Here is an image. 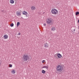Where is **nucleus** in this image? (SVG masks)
<instances>
[{"instance_id":"obj_9","label":"nucleus","mask_w":79,"mask_h":79,"mask_svg":"<svg viewBox=\"0 0 79 79\" xmlns=\"http://www.w3.org/2000/svg\"><path fill=\"white\" fill-rule=\"evenodd\" d=\"M22 13L23 15H27V12H26V11H23Z\"/></svg>"},{"instance_id":"obj_8","label":"nucleus","mask_w":79,"mask_h":79,"mask_svg":"<svg viewBox=\"0 0 79 79\" xmlns=\"http://www.w3.org/2000/svg\"><path fill=\"white\" fill-rule=\"evenodd\" d=\"M31 10H35V7L34 6H32L31 7Z\"/></svg>"},{"instance_id":"obj_3","label":"nucleus","mask_w":79,"mask_h":79,"mask_svg":"<svg viewBox=\"0 0 79 79\" xmlns=\"http://www.w3.org/2000/svg\"><path fill=\"white\" fill-rule=\"evenodd\" d=\"M52 18H49L48 19V20L46 21V23L48 26V25H51L52 23Z\"/></svg>"},{"instance_id":"obj_17","label":"nucleus","mask_w":79,"mask_h":79,"mask_svg":"<svg viewBox=\"0 0 79 79\" xmlns=\"http://www.w3.org/2000/svg\"><path fill=\"white\" fill-rule=\"evenodd\" d=\"M56 29L55 27H53L52 28V31H55V30H56Z\"/></svg>"},{"instance_id":"obj_22","label":"nucleus","mask_w":79,"mask_h":79,"mask_svg":"<svg viewBox=\"0 0 79 79\" xmlns=\"http://www.w3.org/2000/svg\"><path fill=\"white\" fill-rule=\"evenodd\" d=\"M18 35H21V33H19L18 34Z\"/></svg>"},{"instance_id":"obj_21","label":"nucleus","mask_w":79,"mask_h":79,"mask_svg":"<svg viewBox=\"0 0 79 79\" xmlns=\"http://www.w3.org/2000/svg\"><path fill=\"white\" fill-rule=\"evenodd\" d=\"M42 63H45V60H43L42 61Z\"/></svg>"},{"instance_id":"obj_1","label":"nucleus","mask_w":79,"mask_h":79,"mask_svg":"<svg viewBox=\"0 0 79 79\" xmlns=\"http://www.w3.org/2000/svg\"><path fill=\"white\" fill-rule=\"evenodd\" d=\"M63 69V67L62 65H58L57 66V71L58 72H61Z\"/></svg>"},{"instance_id":"obj_26","label":"nucleus","mask_w":79,"mask_h":79,"mask_svg":"<svg viewBox=\"0 0 79 79\" xmlns=\"http://www.w3.org/2000/svg\"><path fill=\"white\" fill-rule=\"evenodd\" d=\"M74 31H75V29H74Z\"/></svg>"},{"instance_id":"obj_4","label":"nucleus","mask_w":79,"mask_h":79,"mask_svg":"<svg viewBox=\"0 0 79 79\" xmlns=\"http://www.w3.org/2000/svg\"><path fill=\"white\" fill-rule=\"evenodd\" d=\"M52 14L56 15L58 13V10L55 9H52L51 11Z\"/></svg>"},{"instance_id":"obj_6","label":"nucleus","mask_w":79,"mask_h":79,"mask_svg":"<svg viewBox=\"0 0 79 79\" xmlns=\"http://www.w3.org/2000/svg\"><path fill=\"white\" fill-rule=\"evenodd\" d=\"M21 12H16V13L17 16H21Z\"/></svg>"},{"instance_id":"obj_14","label":"nucleus","mask_w":79,"mask_h":79,"mask_svg":"<svg viewBox=\"0 0 79 79\" xmlns=\"http://www.w3.org/2000/svg\"><path fill=\"white\" fill-rule=\"evenodd\" d=\"M20 24V23H19V22H17V27H18V26H19Z\"/></svg>"},{"instance_id":"obj_15","label":"nucleus","mask_w":79,"mask_h":79,"mask_svg":"<svg viewBox=\"0 0 79 79\" xmlns=\"http://www.w3.org/2000/svg\"><path fill=\"white\" fill-rule=\"evenodd\" d=\"M75 15L76 16L78 15H79V12L78 11L75 14Z\"/></svg>"},{"instance_id":"obj_11","label":"nucleus","mask_w":79,"mask_h":79,"mask_svg":"<svg viewBox=\"0 0 79 79\" xmlns=\"http://www.w3.org/2000/svg\"><path fill=\"white\" fill-rule=\"evenodd\" d=\"M42 68H46V69H47V68H48V66L47 65L46 66H44L42 67Z\"/></svg>"},{"instance_id":"obj_27","label":"nucleus","mask_w":79,"mask_h":79,"mask_svg":"<svg viewBox=\"0 0 79 79\" xmlns=\"http://www.w3.org/2000/svg\"><path fill=\"white\" fill-rule=\"evenodd\" d=\"M78 29H79V26H78Z\"/></svg>"},{"instance_id":"obj_20","label":"nucleus","mask_w":79,"mask_h":79,"mask_svg":"<svg viewBox=\"0 0 79 79\" xmlns=\"http://www.w3.org/2000/svg\"><path fill=\"white\" fill-rule=\"evenodd\" d=\"M44 26H46L47 25V24L45 23H44Z\"/></svg>"},{"instance_id":"obj_29","label":"nucleus","mask_w":79,"mask_h":79,"mask_svg":"<svg viewBox=\"0 0 79 79\" xmlns=\"http://www.w3.org/2000/svg\"><path fill=\"white\" fill-rule=\"evenodd\" d=\"M78 34H79V32H78Z\"/></svg>"},{"instance_id":"obj_24","label":"nucleus","mask_w":79,"mask_h":79,"mask_svg":"<svg viewBox=\"0 0 79 79\" xmlns=\"http://www.w3.org/2000/svg\"><path fill=\"white\" fill-rule=\"evenodd\" d=\"M1 11H2V12H3V10H2Z\"/></svg>"},{"instance_id":"obj_25","label":"nucleus","mask_w":79,"mask_h":79,"mask_svg":"<svg viewBox=\"0 0 79 79\" xmlns=\"http://www.w3.org/2000/svg\"><path fill=\"white\" fill-rule=\"evenodd\" d=\"M26 16L27 17V16H28L27 15H26Z\"/></svg>"},{"instance_id":"obj_16","label":"nucleus","mask_w":79,"mask_h":79,"mask_svg":"<svg viewBox=\"0 0 79 79\" xmlns=\"http://www.w3.org/2000/svg\"><path fill=\"white\" fill-rule=\"evenodd\" d=\"M42 73H43V74H45V70H42Z\"/></svg>"},{"instance_id":"obj_19","label":"nucleus","mask_w":79,"mask_h":79,"mask_svg":"<svg viewBox=\"0 0 79 79\" xmlns=\"http://www.w3.org/2000/svg\"><path fill=\"white\" fill-rule=\"evenodd\" d=\"M9 66L10 68H11V67H12V64H9Z\"/></svg>"},{"instance_id":"obj_10","label":"nucleus","mask_w":79,"mask_h":79,"mask_svg":"<svg viewBox=\"0 0 79 79\" xmlns=\"http://www.w3.org/2000/svg\"><path fill=\"white\" fill-rule=\"evenodd\" d=\"M44 47H48V44L47 43H46L45 44Z\"/></svg>"},{"instance_id":"obj_23","label":"nucleus","mask_w":79,"mask_h":79,"mask_svg":"<svg viewBox=\"0 0 79 79\" xmlns=\"http://www.w3.org/2000/svg\"><path fill=\"white\" fill-rule=\"evenodd\" d=\"M78 23L79 24V20H78Z\"/></svg>"},{"instance_id":"obj_13","label":"nucleus","mask_w":79,"mask_h":79,"mask_svg":"<svg viewBox=\"0 0 79 79\" xmlns=\"http://www.w3.org/2000/svg\"><path fill=\"white\" fill-rule=\"evenodd\" d=\"M11 73H12V74H15V70L13 69L12 71H11Z\"/></svg>"},{"instance_id":"obj_18","label":"nucleus","mask_w":79,"mask_h":79,"mask_svg":"<svg viewBox=\"0 0 79 79\" xmlns=\"http://www.w3.org/2000/svg\"><path fill=\"white\" fill-rule=\"evenodd\" d=\"M14 26V24L13 23H12L10 24V26L11 27H13V26Z\"/></svg>"},{"instance_id":"obj_28","label":"nucleus","mask_w":79,"mask_h":79,"mask_svg":"<svg viewBox=\"0 0 79 79\" xmlns=\"http://www.w3.org/2000/svg\"><path fill=\"white\" fill-rule=\"evenodd\" d=\"M15 1H16V0H14Z\"/></svg>"},{"instance_id":"obj_12","label":"nucleus","mask_w":79,"mask_h":79,"mask_svg":"<svg viewBox=\"0 0 79 79\" xmlns=\"http://www.w3.org/2000/svg\"><path fill=\"white\" fill-rule=\"evenodd\" d=\"M10 3H12V4L14 3H15V2L13 0H10Z\"/></svg>"},{"instance_id":"obj_2","label":"nucleus","mask_w":79,"mask_h":79,"mask_svg":"<svg viewBox=\"0 0 79 79\" xmlns=\"http://www.w3.org/2000/svg\"><path fill=\"white\" fill-rule=\"evenodd\" d=\"M29 59V56L27 55H24L23 57V60L24 61H26L27 60Z\"/></svg>"},{"instance_id":"obj_5","label":"nucleus","mask_w":79,"mask_h":79,"mask_svg":"<svg viewBox=\"0 0 79 79\" xmlns=\"http://www.w3.org/2000/svg\"><path fill=\"white\" fill-rule=\"evenodd\" d=\"M8 36L7 35H4V39H8Z\"/></svg>"},{"instance_id":"obj_7","label":"nucleus","mask_w":79,"mask_h":79,"mask_svg":"<svg viewBox=\"0 0 79 79\" xmlns=\"http://www.w3.org/2000/svg\"><path fill=\"white\" fill-rule=\"evenodd\" d=\"M57 56L58 57V58H61L62 56H61V55L59 53L57 54Z\"/></svg>"}]
</instances>
